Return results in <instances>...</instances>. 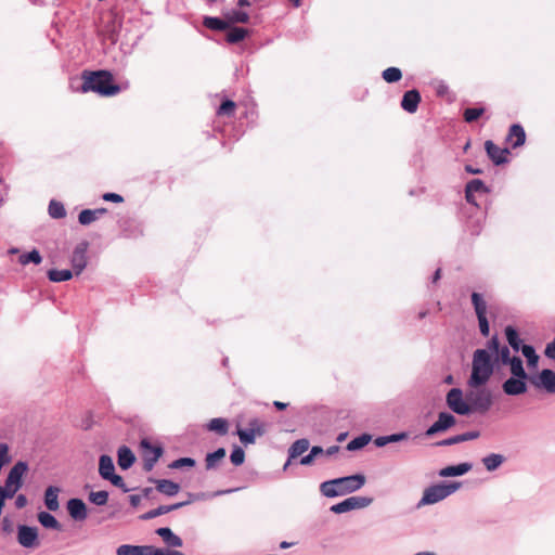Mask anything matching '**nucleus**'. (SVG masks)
<instances>
[{"instance_id": "nucleus-13", "label": "nucleus", "mask_w": 555, "mask_h": 555, "mask_svg": "<svg viewBox=\"0 0 555 555\" xmlns=\"http://www.w3.org/2000/svg\"><path fill=\"white\" fill-rule=\"evenodd\" d=\"M89 244L87 242H81L73 250L70 257V263L73 267V271L76 275H79L85 268L87 267V251Z\"/></svg>"}, {"instance_id": "nucleus-4", "label": "nucleus", "mask_w": 555, "mask_h": 555, "mask_svg": "<svg viewBox=\"0 0 555 555\" xmlns=\"http://www.w3.org/2000/svg\"><path fill=\"white\" fill-rule=\"evenodd\" d=\"M461 488V482L452 481L449 483H437L427 487L424 492L422 499L417 502L416 507L421 508L426 505L436 504Z\"/></svg>"}, {"instance_id": "nucleus-11", "label": "nucleus", "mask_w": 555, "mask_h": 555, "mask_svg": "<svg viewBox=\"0 0 555 555\" xmlns=\"http://www.w3.org/2000/svg\"><path fill=\"white\" fill-rule=\"evenodd\" d=\"M529 382L538 389L555 393V372L551 369H543L539 374L531 376Z\"/></svg>"}, {"instance_id": "nucleus-29", "label": "nucleus", "mask_w": 555, "mask_h": 555, "mask_svg": "<svg viewBox=\"0 0 555 555\" xmlns=\"http://www.w3.org/2000/svg\"><path fill=\"white\" fill-rule=\"evenodd\" d=\"M227 451L224 448H219L214 452L207 453L205 457V466L207 470L215 469L219 466L225 457Z\"/></svg>"}, {"instance_id": "nucleus-19", "label": "nucleus", "mask_w": 555, "mask_h": 555, "mask_svg": "<svg viewBox=\"0 0 555 555\" xmlns=\"http://www.w3.org/2000/svg\"><path fill=\"white\" fill-rule=\"evenodd\" d=\"M421 102V93L416 89L408 90L401 99V107L403 111L413 114L417 111Z\"/></svg>"}, {"instance_id": "nucleus-35", "label": "nucleus", "mask_w": 555, "mask_h": 555, "mask_svg": "<svg viewBox=\"0 0 555 555\" xmlns=\"http://www.w3.org/2000/svg\"><path fill=\"white\" fill-rule=\"evenodd\" d=\"M73 274H74V271L68 270V269H64V270L50 269L47 272L48 279L54 283L68 281L73 278Z\"/></svg>"}, {"instance_id": "nucleus-24", "label": "nucleus", "mask_w": 555, "mask_h": 555, "mask_svg": "<svg viewBox=\"0 0 555 555\" xmlns=\"http://www.w3.org/2000/svg\"><path fill=\"white\" fill-rule=\"evenodd\" d=\"M155 482L156 490L167 496H175L180 491V485L169 479H150Z\"/></svg>"}, {"instance_id": "nucleus-41", "label": "nucleus", "mask_w": 555, "mask_h": 555, "mask_svg": "<svg viewBox=\"0 0 555 555\" xmlns=\"http://www.w3.org/2000/svg\"><path fill=\"white\" fill-rule=\"evenodd\" d=\"M372 439L370 434H362L352 440H350L347 444L348 451H357L364 448Z\"/></svg>"}, {"instance_id": "nucleus-61", "label": "nucleus", "mask_w": 555, "mask_h": 555, "mask_svg": "<svg viewBox=\"0 0 555 555\" xmlns=\"http://www.w3.org/2000/svg\"><path fill=\"white\" fill-rule=\"evenodd\" d=\"M12 461V457L9 453V446L2 442V466L9 464Z\"/></svg>"}, {"instance_id": "nucleus-34", "label": "nucleus", "mask_w": 555, "mask_h": 555, "mask_svg": "<svg viewBox=\"0 0 555 555\" xmlns=\"http://www.w3.org/2000/svg\"><path fill=\"white\" fill-rule=\"evenodd\" d=\"M310 447V442L306 438L296 440L288 449L289 460L296 459L304 454Z\"/></svg>"}, {"instance_id": "nucleus-26", "label": "nucleus", "mask_w": 555, "mask_h": 555, "mask_svg": "<svg viewBox=\"0 0 555 555\" xmlns=\"http://www.w3.org/2000/svg\"><path fill=\"white\" fill-rule=\"evenodd\" d=\"M135 461V456L130 448L122 446L117 451V463L124 470L130 468Z\"/></svg>"}, {"instance_id": "nucleus-48", "label": "nucleus", "mask_w": 555, "mask_h": 555, "mask_svg": "<svg viewBox=\"0 0 555 555\" xmlns=\"http://www.w3.org/2000/svg\"><path fill=\"white\" fill-rule=\"evenodd\" d=\"M248 429H250L256 435H258V437H261L267 431V424L263 421H261L257 417H254V418L249 420V422H248Z\"/></svg>"}, {"instance_id": "nucleus-58", "label": "nucleus", "mask_w": 555, "mask_h": 555, "mask_svg": "<svg viewBox=\"0 0 555 555\" xmlns=\"http://www.w3.org/2000/svg\"><path fill=\"white\" fill-rule=\"evenodd\" d=\"M461 442L462 441H461L460 435H455L453 437L440 440L436 444L439 447H447V446H452V444H456V443H461Z\"/></svg>"}, {"instance_id": "nucleus-53", "label": "nucleus", "mask_w": 555, "mask_h": 555, "mask_svg": "<svg viewBox=\"0 0 555 555\" xmlns=\"http://www.w3.org/2000/svg\"><path fill=\"white\" fill-rule=\"evenodd\" d=\"M495 353H496V361L503 365H507V363L513 359V357H511V351L507 346H502L499 349V352H495Z\"/></svg>"}, {"instance_id": "nucleus-15", "label": "nucleus", "mask_w": 555, "mask_h": 555, "mask_svg": "<svg viewBox=\"0 0 555 555\" xmlns=\"http://www.w3.org/2000/svg\"><path fill=\"white\" fill-rule=\"evenodd\" d=\"M531 376L528 377H514L511 376L507 378L503 385L502 389L504 393L507 396H519L527 391V384L526 380L529 379Z\"/></svg>"}, {"instance_id": "nucleus-60", "label": "nucleus", "mask_w": 555, "mask_h": 555, "mask_svg": "<svg viewBox=\"0 0 555 555\" xmlns=\"http://www.w3.org/2000/svg\"><path fill=\"white\" fill-rule=\"evenodd\" d=\"M479 436H480V433L478 430H473V431H467V433L460 434L462 442L477 439Z\"/></svg>"}, {"instance_id": "nucleus-1", "label": "nucleus", "mask_w": 555, "mask_h": 555, "mask_svg": "<svg viewBox=\"0 0 555 555\" xmlns=\"http://www.w3.org/2000/svg\"><path fill=\"white\" fill-rule=\"evenodd\" d=\"M81 79L82 85L78 90L82 93L95 92L101 96H113L120 92V87L114 82L108 70H83Z\"/></svg>"}, {"instance_id": "nucleus-33", "label": "nucleus", "mask_w": 555, "mask_h": 555, "mask_svg": "<svg viewBox=\"0 0 555 555\" xmlns=\"http://www.w3.org/2000/svg\"><path fill=\"white\" fill-rule=\"evenodd\" d=\"M38 521L40 525L47 529H53L56 531L62 530V525L59 520L49 512H39L38 513Z\"/></svg>"}, {"instance_id": "nucleus-17", "label": "nucleus", "mask_w": 555, "mask_h": 555, "mask_svg": "<svg viewBox=\"0 0 555 555\" xmlns=\"http://www.w3.org/2000/svg\"><path fill=\"white\" fill-rule=\"evenodd\" d=\"M485 149L488 157L496 166L507 163V155L509 151L507 149H501L495 145L491 140L486 141Z\"/></svg>"}, {"instance_id": "nucleus-43", "label": "nucleus", "mask_w": 555, "mask_h": 555, "mask_svg": "<svg viewBox=\"0 0 555 555\" xmlns=\"http://www.w3.org/2000/svg\"><path fill=\"white\" fill-rule=\"evenodd\" d=\"M18 261L22 266H26L28 263L39 264L42 261V257L37 249H33L28 253L22 254Z\"/></svg>"}, {"instance_id": "nucleus-27", "label": "nucleus", "mask_w": 555, "mask_h": 555, "mask_svg": "<svg viewBox=\"0 0 555 555\" xmlns=\"http://www.w3.org/2000/svg\"><path fill=\"white\" fill-rule=\"evenodd\" d=\"M59 492H60V488H57L55 486H49L46 489V492H44V505L51 512H55L60 507Z\"/></svg>"}, {"instance_id": "nucleus-21", "label": "nucleus", "mask_w": 555, "mask_h": 555, "mask_svg": "<svg viewBox=\"0 0 555 555\" xmlns=\"http://www.w3.org/2000/svg\"><path fill=\"white\" fill-rule=\"evenodd\" d=\"M506 140L511 142L513 149H517L525 144L526 132L521 125L514 124L511 126Z\"/></svg>"}, {"instance_id": "nucleus-30", "label": "nucleus", "mask_w": 555, "mask_h": 555, "mask_svg": "<svg viewBox=\"0 0 555 555\" xmlns=\"http://www.w3.org/2000/svg\"><path fill=\"white\" fill-rule=\"evenodd\" d=\"M203 25L215 31H224L229 29V22L223 17H216V16H204L203 17Z\"/></svg>"}, {"instance_id": "nucleus-63", "label": "nucleus", "mask_w": 555, "mask_h": 555, "mask_svg": "<svg viewBox=\"0 0 555 555\" xmlns=\"http://www.w3.org/2000/svg\"><path fill=\"white\" fill-rule=\"evenodd\" d=\"M374 444L377 448H383L388 444V440L386 436H379L374 439Z\"/></svg>"}, {"instance_id": "nucleus-52", "label": "nucleus", "mask_w": 555, "mask_h": 555, "mask_svg": "<svg viewBox=\"0 0 555 555\" xmlns=\"http://www.w3.org/2000/svg\"><path fill=\"white\" fill-rule=\"evenodd\" d=\"M230 460H231L232 464L235 466L242 465L245 461L244 450L238 446L234 447V449L232 450V452L230 454Z\"/></svg>"}, {"instance_id": "nucleus-7", "label": "nucleus", "mask_w": 555, "mask_h": 555, "mask_svg": "<svg viewBox=\"0 0 555 555\" xmlns=\"http://www.w3.org/2000/svg\"><path fill=\"white\" fill-rule=\"evenodd\" d=\"M99 474L102 479L109 481L113 486L127 493L130 489L126 486L124 478L115 473L113 459L107 454H102L99 459Z\"/></svg>"}, {"instance_id": "nucleus-47", "label": "nucleus", "mask_w": 555, "mask_h": 555, "mask_svg": "<svg viewBox=\"0 0 555 555\" xmlns=\"http://www.w3.org/2000/svg\"><path fill=\"white\" fill-rule=\"evenodd\" d=\"M236 434L240 438V441L244 446L254 444L256 441V437H258V435H256L254 431H251L248 428H245V429L238 428Z\"/></svg>"}, {"instance_id": "nucleus-10", "label": "nucleus", "mask_w": 555, "mask_h": 555, "mask_svg": "<svg viewBox=\"0 0 555 555\" xmlns=\"http://www.w3.org/2000/svg\"><path fill=\"white\" fill-rule=\"evenodd\" d=\"M373 502L369 496H350L346 500L331 506V512L335 514H343L352 509H360L367 507Z\"/></svg>"}, {"instance_id": "nucleus-38", "label": "nucleus", "mask_w": 555, "mask_h": 555, "mask_svg": "<svg viewBox=\"0 0 555 555\" xmlns=\"http://www.w3.org/2000/svg\"><path fill=\"white\" fill-rule=\"evenodd\" d=\"M511 369V374L514 377H528L529 375L524 369V363L520 357L514 356L513 359L507 363Z\"/></svg>"}, {"instance_id": "nucleus-12", "label": "nucleus", "mask_w": 555, "mask_h": 555, "mask_svg": "<svg viewBox=\"0 0 555 555\" xmlns=\"http://www.w3.org/2000/svg\"><path fill=\"white\" fill-rule=\"evenodd\" d=\"M17 542L25 548L39 546L38 529L27 525L17 526Z\"/></svg>"}, {"instance_id": "nucleus-59", "label": "nucleus", "mask_w": 555, "mask_h": 555, "mask_svg": "<svg viewBox=\"0 0 555 555\" xmlns=\"http://www.w3.org/2000/svg\"><path fill=\"white\" fill-rule=\"evenodd\" d=\"M544 354L546 358L555 361V338L546 345Z\"/></svg>"}, {"instance_id": "nucleus-55", "label": "nucleus", "mask_w": 555, "mask_h": 555, "mask_svg": "<svg viewBox=\"0 0 555 555\" xmlns=\"http://www.w3.org/2000/svg\"><path fill=\"white\" fill-rule=\"evenodd\" d=\"M501 348L500 340L498 335H493L487 343V349L488 352H499V349Z\"/></svg>"}, {"instance_id": "nucleus-22", "label": "nucleus", "mask_w": 555, "mask_h": 555, "mask_svg": "<svg viewBox=\"0 0 555 555\" xmlns=\"http://www.w3.org/2000/svg\"><path fill=\"white\" fill-rule=\"evenodd\" d=\"M156 534L159 535L164 543L169 547L183 546V540L177 535L169 527H160L156 529Z\"/></svg>"}, {"instance_id": "nucleus-18", "label": "nucleus", "mask_w": 555, "mask_h": 555, "mask_svg": "<svg viewBox=\"0 0 555 555\" xmlns=\"http://www.w3.org/2000/svg\"><path fill=\"white\" fill-rule=\"evenodd\" d=\"M190 503H191V500L184 501V502H178V503L170 504V505H159L158 507L142 514L140 516V519L150 520V519L156 518L158 516L165 515L167 513H170L172 511L179 509Z\"/></svg>"}, {"instance_id": "nucleus-64", "label": "nucleus", "mask_w": 555, "mask_h": 555, "mask_svg": "<svg viewBox=\"0 0 555 555\" xmlns=\"http://www.w3.org/2000/svg\"><path fill=\"white\" fill-rule=\"evenodd\" d=\"M315 457L312 456V454L309 452L307 455L300 459V464L305 466L311 465Z\"/></svg>"}, {"instance_id": "nucleus-16", "label": "nucleus", "mask_w": 555, "mask_h": 555, "mask_svg": "<svg viewBox=\"0 0 555 555\" xmlns=\"http://www.w3.org/2000/svg\"><path fill=\"white\" fill-rule=\"evenodd\" d=\"M69 516L75 521H83L88 517V509L86 503L78 498H73L67 501L66 504Z\"/></svg>"}, {"instance_id": "nucleus-14", "label": "nucleus", "mask_w": 555, "mask_h": 555, "mask_svg": "<svg viewBox=\"0 0 555 555\" xmlns=\"http://www.w3.org/2000/svg\"><path fill=\"white\" fill-rule=\"evenodd\" d=\"M455 423L456 418L454 415L449 412H440L438 414V420L426 429L425 435L431 437L438 433L446 431L447 429L454 426Z\"/></svg>"}, {"instance_id": "nucleus-32", "label": "nucleus", "mask_w": 555, "mask_h": 555, "mask_svg": "<svg viewBox=\"0 0 555 555\" xmlns=\"http://www.w3.org/2000/svg\"><path fill=\"white\" fill-rule=\"evenodd\" d=\"M505 461L506 457L499 453H490L481 459V463L488 472L496 470Z\"/></svg>"}, {"instance_id": "nucleus-36", "label": "nucleus", "mask_w": 555, "mask_h": 555, "mask_svg": "<svg viewBox=\"0 0 555 555\" xmlns=\"http://www.w3.org/2000/svg\"><path fill=\"white\" fill-rule=\"evenodd\" d=\"M470 298L477 318L487 317V302L482 298V295L477 292H473Z\"/></svg>"}, {"instance_id": "nucleus-51", "label": "nucleus", "mask_w": 555, "mask_h": 555, "mask_svg": "<svg viewBox=\"0 0 555 555\" xmlns=\"http://www.w3.org/2000/svg\"><path fill=\"white\" fill-rule=\"evenodd\" d=\"M235 103L232 100H224L217 109V114L220 116H231L235 111Z\"/></svg>"}, {"instance_id": "nucleus-54", "label": "nucleus", "mask_w": 555, "mask_h": 555, "mask_svg": "<svg viewBox=\"0 0 555 555\" xmlns=\"http://www.w3.org/2000/svg\"><path fill=\"white\" fill-rule=\"evenodd\" d=\"M409 436H410L409 433L400 431V433L387 435L386 437H387L388 443H395V442H400V441L406 440L409 438Z\"/></svg>"}, {"instance_id": "nucleus-20", "label": "nucleus", "mask_w": 555, "mask_h": 555, "mask_svg": "<svg viewBox=\"0 0 555 555\" xmlns=\"http://www.w3.org/2000/svg\"><path fill=\"white\" fill-rule=\"evenodd\" d=\"M116 555H153V546L121 544L117 547Z\"/></svg>"}, {"instance_id": "nucleus-31", "label": "nucleus", "mask_w": 555, "mask_h": 555, "mask_svg": "<svg viewBox=\"0 0 555 555\" xmlns=\"http://www.w3.org/2000/svg\"><path fill=\"white\" fill-rule=\"evenodd\" d=\"M504 333H505L508 346L516 352L521 351V347L525 344H522V340L519 337L517 330L512 325H507L504 330Z\"/></svg>"}, {"instance_id": "nucleus-5", "label": "nucleus", "mask_w": 555, "mask_h": 555, "mask_svg": "<svg viewBox=\"0 0 555 555\" xmlns=\"http://www.w3.org/2000/svg\"><path fill=\"white\" fill-rule=\"evenodd\" d=\"M28 469V464L25 461H17L10 469L4 485L2 486V506L7 499L14 498L17 491L23 487V478Z\"/></svg>"}, {"instance_id": "nucleus-8", "label": "nucleus", "mask_w": 555, "mask_h": 555, "mask_svg": "<svg viewBox=\"0 0 555 555\" xmlns=\"http://www.w3.org/2000/svg\"><path fill=\"white\" fill-rule=\"evenodd\" d=\"M140 449L142 452L143 470L149 473L164 454V448L162 444H153L149 438H143L140 441Z\"/></svg>"}, {"instance_id": "nucleus-46", "label": "nucleus", "mask_w": 555, "mask_h": 555, "mask_svg": "<svg viewBox=\"0 0 555 555\" xmlns=\"http://www.w3.org/2000/svg\"><path fill=\"white\" fill-rule=\"evenodd\" d=\"M383 79L388 83H393L402 78V72L398 67H388L382 73Z\"/></svg>"}, {"instance_id": "nucleus-62", "label": "nucleus", "mask_w": 555, "mask_h": 555, "mask_svg": "<svg viewBox=\"0 0 555 555\" xmlns=\"http://www.w3.org/2000/svg\"><path fill=\"white\" fill-rule=\"evenodd\" d=\"M27 504V498L25 494H18L15 499V506L17 508H23Z\"/></svg>"}, {"instance_id": "nucleus-37", "label": "nucleus", "mask_w": 555, "mask_h": 555, "mask_svg": "<svg viewBox=\"0 0 555 555\" xmlns=\"http://www.w3.org/2000/svg\"><path fill=\"white\" fill-rule=\"evenodd\" d=\"M207 428L210 431H215L220 436H224L228 433L229 425L228 421L225 418L216 417L210 420V422L207 424Z\"/></svg>"}, {"instance_id": "nucleus-56", "label": "nucleus", "mask_w": 555, "mask_h": 555, "mask_svg": "<svg viewBox=\"0 0 555 555\" xmlns=\"http://www.w3.org/2000/svg\"><path fill=\"white\" fill-rule=\"evenodd\" d=\"M477 319H478V325H479V331H480L481 335L485 337H488L490 334V326H489V321H488L487 317H481V318H477Z\"/></svg>"}, {"instance_id": "nucleus-49", "label": "nucleus", "mask_w": 555, "mask_h": 555, "mask_svg": "<svg viewBox=\"0 0 555 555\" xmlns=\"http://www.w3.org/2000/svg\"><path fill=\"white\" fill-rule=\"evenodd\" d=\"M485 113L483 107H468L464 111V120L466 122L476 121Z\"/></svg>"}, {"instance_id": "nucleus-45", "label": "nucleus", "mask_w": 555, "mask_h": 555, "mask_svg": "<svg viewBox=\"0 0 555 555\" xmlns=\"http://www.w3.org/2000/svg\"><path fill=\"white\" fill-rule=\"evenodd\" d=\"M88 500L90 503L96 506H104L108 501V492L105 490L101 491H91L88 495Z\"/></svg>"}, {"instance_id": "nucleus-40", "label": "nucleus", "mask_w": 555, "mask_h": 555, "mask_svg": "<svg viewBox=\"0 0 555 555\" xmlns=\"http://www.w3.org/2000/svg\"><path fill=\"white\" fill-rule=\"evenodd\" d=\"M227 34V41L231 44L243 41L248 36V30L242 27H230Z\"/></svg>"}, {"instance_id": "nucleus-44", "label": "nucleus", "mask_w": 555, "mask_h": 555, "mask_svg": "<svg viewBox=\"0 0 555 555\" xmlns=\"http://www.w3.org/2000/svg\"><path fill=\"white\" fill-rule=\"evenodd\" d=\"M489 189L486 186L482 180L480 179H473L469 182H467L465 186V193H488Z\"/></svg>"}, {"instance_id": "nucleus-3", "label": "nucleus", "mask_w": 555, "mask_h": 555, "mask_svg": "<svg viewBox=\"0 0 555 555\" xmlns=\"http://www.w3.org/2000/svg\"><path fill=\"white\" fill-rule=\"evenodd\" d=\"M365 483L362 474H356L324 481L320 485V492L326 498H336L352 493L361 489Z\"/></svg>"}, {"instance_id": "nucleus-28", "label": "nucleus", "mask_w": 555, "mask_h": 555, "mask_svg": "<svg viewBox=\"0 0 555 555\" xmlns=\"http://www.w3.org/2000/svg\"><path fill=\"white\" fill-rule=\"evenodd\" d=\"M223 17L229 22V27L232 24H246L249 22V14L241 10H227L222 12Z\"/></svg>"}, {"instance_id": "nucleus-25", "label": "nucleus", "mask_w": 555, "mask_h": 555, "mask_svg": "<svg viewBox=\"0 0 555 555\" xmlns=\"http://www.w3.org/2000/svg\"><path fill=\"white\" fill-rule=\"evenodd\" d=\"M473 468L470 463H460L457 465L447 466L439 472V476L441 477H456L463 476L468 473Z\"/></svg>"}, {"instance_id": "nucleus-6", "label": "nucleus", "mask_w": 555, "mask_h": 555, "mask_svg": "<svg viewBox=\"0 0 555 555\" xmlns=\"http://www.w3.org/2000/svg\"><path fill=\"white\" fill-rule=\"evenodd\" d=\"M466 399L469 402L470 414H485L491 409L493 404V397L491 391L482 386L468 390L466 392Z\"/></svg>"}, {"instance_id": "nucleus-50", "label": "nucleus", "mask_w": 555, "mask_h": 555, "mask_svg": "<svg viewBox=\"0 0 555 555\" xmlns=\"http://www.w3.org/2000/svg\"><path fill=\"white\" fill-rule=\"evenodd\" d=\"M196 464L195 460L192 457H179L172 461L168 467L171 469H180L182 467H194Z\"/></svg>"}, {"instance_id": "nucleus-42", "label": "nucleus", "mask_w": 555, "mask_h": 555, "mask_svg": "<svg viewBox=\"0 0 555 555\" xmlns=\"http://www.w3.org/2000/svg\"><path fill=\"white\" fill-rule=\"evenodd\" d=\"M521 353L526 358L529 367H537L539 362V356L537 354L533 346L524 345L521 347Z\"/></svg>"}, {"instance_id": "nucleus-23", "label": "nucleus", "mask_w": 555, "mask_h": 555, "mask_svg": "<svg viewBox=\"0 0 555 555\" xmlns=\"http://www.w3.org/2000/svg\"><path fill=\"white\" fill-rule=\"evenodd\" d=\"M105 214H107V209L104 207L95 209H83L78 215V222L81 225H89Z\"/></svg>"}, {"instance_id": "nucleus-9", "label": "nucleus", "mask_w": 555, "mask_h": 555, "mask_svg": "<svg viewBox=\"0 0 555 555\" xmlns=\"http://www.w3.org/2000/svg\"><path fill=\"white\" fill-rule=\"evenodd\" d=\"M446 402L448 408L459 415H469L470 408L469 402L466 397H463V391L461 388H451L446 397Z\"/></svg>"}, {"instance_id": "nucleus-2", "label": "nucleus", "mask_w": 555, "mask_h": 555, "mask_svg": "<svg viewBox=\"0 0 555 555\" xmlns=\"http://www.w3.org/2000/svg\"><path fill=\"white\" fill-rule=\"evenodd\" d=\"M494 371L491 354L486 349H476L473 353L472 372L467 380L470 388L485 386Z\"/></svg>"}, {"instance_id": "nucleus-57", "label": "nucleus", "mask_w": 555, "mask_h": 555, "mask_svg": "<svg viewBox=\"0 0 555 555\" xmlns=\"http://www.w3.org/2000/svg\"><path fill=\"white\" fill-rule=\"evenodd\" d=\"M102 198L106 202H112V203H122L124 202V197L117 193H112V192H107V193H104L102 195Z\"/></svg>"}, {"instance_id": "nucleus-39", "label": "nucleus", "mask_w": 555, "mask_h": 555, "mask_svg": "<svg viewBox=\"0 0 555 555\" xmlns=\"http://www.w3.org/2000/svg\"><path fill=\"white\" fill-rule=\"evenodd\" d=\"M49 216L53 219H62L66 217V209L62 202L51 199L48 206Z\"/></svg>"}]
</instances>
